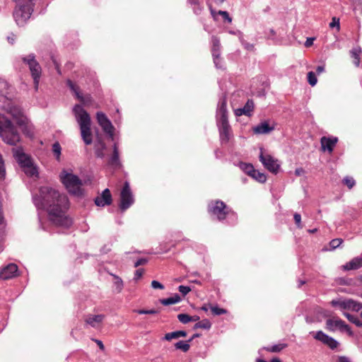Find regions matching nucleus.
Listing matches in <instances>:
<instances>
[{
  "mask_svg": "<svg viewBox=\"0 0 362 362\" xmlns=\"http://www.w3.org/2000/svg\"><path fill=\"white\" fill-rule=\"evenodd\" d=\"M33 199L37 209L47 211L53 224L64 228L71 226V219L65 215L69 204L66 194L59 193L51 187L43 186L40 188L39 194L34 195Z\"/></svg>",
  "mask_w": 362,
  "mask_h": 362,
  "instance_id": "nucleus-1",
  "label": "nucleus"
},
{
  "mask_svg": "<svg viewBox=\"0 0 362 362\" xmlns=\"http://www.w3.org/2000/svg\"><path fill=\"white\" fill-rule=\"evenodd\" d=\"M8 88L7 81L0 79V108L16 119L18 125L23 126L26 118L23 116L21 107L7 98Z\"/></svg>",
  "mask_w": 362,
  "mask_h": 362,
  "instance_id": "nucleus-2",
  "label": "nucleus"
},
{
  "mask_svg": "<svg viewBox=\"0 0 362 362\" xmlns=\"http://www.w3.org/2000/svg\"><path fill=\"white\" fill-rule=\"evenodd\" d=\"M73 112L76 119L79 124L81 134L83 141L86 145L92 144V134L90 130V117L81 105H75L73 108Z\"/></svg>",
  "mask_w": 362,
  "mask_h": 362,
  "instance_id": "nucleus-3",
  "label": "nucleus"
},
{
  "mask_svg": "<svg viewBox=\"0 0 362 362\" xmlns=\"http://www.w3.org/2000/svg\"><path fill=\"white\" fill-rule=\"evenodd\" d=\"M0 136L6 144L15 146L20 141V134L11 122L0 115Z\"/></svg>",
  "mask_w": 362,
  "mask_h": 362,
  "instance_id": "nucleus-4",
  "label": "nucleus"
},
{
  "mask_svg": "<svg viewBox=\"0 0 362 362\" xmlns=\"http://www.w3.org/2000/svg\"><path fill=\"white\" fill-rule=\"evenodd\" d=\"M16 7L13 11V18L18 25H23L30 18L33 11V0H14Z\"/></svg>",
  "mask_w": 362,
  "mask_h": 362,
  "instance_id": "nucleus-5",
  "label": "nucleus"
},
{
  "mask_svg": "<svg viewBox=\"0 0 362 362\" xmlns=\"http://www.w3.org/2000/svg\"><path fill=\"white\" fill-rule=\"evenodd\" d=\"M13 157L23 169V172L30 177L37 176L38 172L33 164L32 158L23 152L21 147L13 148Z\"/></svg>",
  "mask_w": 362,
  "mask_h": 362,
  "instance_id": "nucleus-6",
  "label": "nucleus"
},
{
  "mask_svg": "<svg viewBox=\"0 0 362 362\" xmlns=\"http://www.w3.org/2000/svg\"><path fill=\"white\" fill-rule=\"evenodd\" d=\"M60 180L69 193L77 197L82 195V181L77 175L63 171Z\"/></svg>",
  "mask_w": 362,
  "mask_h": 362,
  "instance_id": "nucleus-7",
  "label": "nucleus"
},
{
  "mask_svg": "<svg viewBox=\"0 0 362 362\" xmlns=\"http://www.w3.org/2000/svg\"><path fill=\"white\" fill-rule=\"evenodd\" d=\"M209 211L220 221L224 220L232 212L226 204L220 200L211 202L209 204Z\"/></svg>",
  "mask_w": 362,
  "mask_h": 362,
  "instance_id": "nucleus-8",
  "label": "nucleus"
},
{
  "mask_svg": "<svg viewBox=\"0 0 362 362\" xmlns=\"http://www.w3.org/2000/svg\"><path fill=\"white\" fill-rule=\"evenodd\" d=\"M330 304L332 306L338 308L341 310H350L352 311H359L362 309V303L354 300L351 298H339L333 299Z\"/></svg>",
  "mask_w": 362,
  "mask_h": 362,
  "instance_id": "nucleus-9",
  "label": "nucleus"
},
{
  "mask_svg": "<svg viewBox=\"0 0 362 362\" xmlns=\"http://www.w3.org/2000/svg\"><path fill=\"white\" fill-rule=\"evenodd\" d=\"M22 60L24 63L28 65L33 78L34 84L35 88H37L42 71L40 65L35 60V55L33 54H30L27 57H23Z\"/></svg>",
  "mask_w": 362,
  "mask_h": 362,
  "instance_id": "nucleus-10",
  "label": "nucleus"
},
{
  "mask_svg": "<svg viewBox=\"0 0 362 362\" xmlns=\"http://www.w3.org/2000/svg\"><path fill=\"white\" fill-rule=\"evenodd\" d=\"M134 202L129 182H126L120 192V204L119 205L121 211H124L129 209Z\"/></svg>",
  "mask_w": 362,
  "mask_h": 362,
  "instance_id": "nucleus-11",
  "label": "nucleus"
},
{
  "mask_svg": "<svg viewBox=\"0 0 362 362\" xmlns=\"http://www.w3.org/2000/svg\"><path fill=\"white\" fill-rule=\"evenodd\" d=\"M260 162L264 167L272 173H277L280 168L278 160L275 159L269 154L264 153L263 149L260 148V154L259 156Z\"/></svg>",
  "mask_w": 362,
  "mask_h": 362,
  "instance_id": "nucleus-12",
  "label": "nucleus"
},
{
  "mask_svg": "<svg viewBox=\"0 0 362 362\" xmlns=\"http://www.w3.org/2000/svg\"><path fill=\"white\" fill-rule=\"evenodd\" d=\"M96 119L103 130L109 135L111 139H114V127L107 117L102 112H98Z\"/></svg>",
  "mask_w": 362,
  "mask_h": 362,
  "instance_id": "nucleus-13",
  "label": "nucleus"
},
{
  "mask_svg": "<svg viewBox=\"0 0 362 362\" xmlns=\"http://www.w3.org/2000/svg\"><path fill=\"white\" fill-rule=\"evenodd\" d=\"M217 122L228 121V111L226 107V98L223 95L220 99L218 104L216 111Z\"/></svg>",
  "mask_w": 362,
  "mask_h": 362,
  "instance_id": "nucleus-14",
  "label": "nucleus"
},
{
  "mask_svg": "<svg viewBox=\"0 0 362 362\" xmlns=\"http://www.w3.org/2000/svg\"><path fill=\"white\" fill-rule=\"evenodd\" d=\"M18 272V267L16 264L11 263L2 268L0 271V278L6 280L16 276Z\"/></svg>",
  "mask_w": 362,
  "mask_h": 362,
  "instance_id": "nucleus-15",
  "label": "nucleus"
},
{
  "mask_svg": "<svg viewBox=\"0 0 362 362\" xmlns=\"http://www.w3.org/2000/svg\"><path fill=\"white\" fill-rule=\"evenodd\" d=\"M219 127L220 139L222 142H228L230 139V127L228 121L217 122Z\"/></svg>",
  "mask_w": 362,
  "mask_h": 362,
  "instance_id": "nucleus-16",
  "label": "nucleus"
},
{
  "mask_svg": "<svg viewBox=\"0 0 362 362\" xmlns=\"http://www.w3.org/2000/svg\"><path fill=\"white\" fill-rule=\"evenodd\" d=\"M337 141L338 139L337 137L322 136L320 139L322 151H327L328 152L332 153Z\"/></svg>",
  "mask_w": 362,
  "mask_h": 362,
  "instance_id": "nucleus-17",
  "label": "nucleus"
},
{
  "mask_svg": "<svg viewBox=\"0 0 362 362\" xmlns=\"http://www.w3.org/2000/svg\"><path fill=\"white\" fill-rule=\"evenodd\" d=\"M326 325L327 328L331 331H334L337 329L341 331L343 327H346L345 322L337 317L327 320Z\"/></svg>",
  "mask_w": 362,
  "mask_h": 362,
  "instance_id": "nucleus-18",
  "label": "nucleus"
},
{
  "mask_svg": "<svg viewBox=\"0 0 362 362\" xmlns=\"http://www.w3.org/2000/svg\"><path fill=\"white\" fill-rule=\"evenodd\" d=\"M274 129V126H270L267 122H263L252 128L253 132L255 134H269Z\"/></svg>",
  "mask_w": 362,
  "mask_h": 362,
  "instance_id": "nucleus-19",
  "label": "nucleus"
},
{
  "mask_svg": "<svg viewBox=\"0 0 362 362\" xmlns=\"http://www.w3.org/2000/svg\"><path fill=\"white\" fill-rule=\"evenodd\" d=\"M362 267V254L359 257L353 258L350 262L343 266L344 270H356Z\"/></svg>",
  "mask_w": 362,
  "mask_h": 362,
  "instance_id": "nucleus-20",
  "label": "nucleus"
},
{
  "mask_svg": "<svg viewBox=\"0 0 362 362\" xmlns=\"http://www.w3.org/2000/svg\"><path fill=\"white\" fill-rule=\"evenodd\" d=\"M254 109V103L252 100H247V103L242 108L235 110V114L237 116H241L243 115L250 116V113Z\"/></svg>",
  "mask_w": 362,
  "mask_h": 362,
  "instance_id": "nucleus-21",
  "label": "nucleus"
},
{
  "mask_svg": "<svg viewBox=\"0 0 362 362\" xmlns=\"http://www.w3.org/2000/svg\"><path fill=\"white\" fill-rule=\"evenodd\" d=\"M211 42H212V48L211 52L213 56V59L215 61L218 59V57L221 54V42L220 39L216 36L211 37Z\"/></svg>",
  "mask_w": 362,
  "mask_h": 362,
  "instance_id": "nucleus-22",
  "label": "nucleus"
},
{
  "mask_svg": "<svg viewBox=\"0 0 362 362\" xmlns=\"http://www.w3.org/2000/svg\"><path fill=\"white\" fill-rule=\"evenodd\" d=\"M105 318L104 315H90L86 319V322L92 327H97L98 325L103 322Z\"/></svg>",
  "mask_w": 362,
  "mask_h": 362,
  "instance_id": "nucleus-23",
  "label": "nucleus"
},
{
  "mask_svg": "<svg viewBox=\"0 0 362 362\" xmlns=\"http://www.w3.org/2000/svg\"><path fill=\"white\" fill-rule=\"evenodd\" d=\"M187 3L191 6L195 15H200L204 9L200 0H187Z\"/></svg>",
  "mask_w": 362,
  "mask_h": 362,
  "instance_id": "nucleus-24",
  "label": "nucleus"
},
{
  "mask_svg": "<svg viewBox=\"0 0 362 362\" xmlns=\"http://www.w3.org/2000/svg\"><path fill=\"white\" fill-rule=\"evenodd\" d=\"M186 336L187 332L185 331L180 330L165 334L163 339L166 341H170L173 339H178L180 337H185Z\"/></svg>",
  "mask_w": 362,
  "mask_h": 362,
  "instance_id": "nucleus-25",
  "label": "nucleus"
},
{
  "mask_svg": "<svg viewBox=\"0 0 362 362\" xmlns=\"http://www.w3.org/2000/svg\"><path fill=\"white\" fill-rule=\"evenodd\" d=\"M181 300V297L177 293H175L172 297L160 299V303L163 305H170L180 303Z\"/></svg>",
  "mask_w": 362,
  "mask_h": 362,
  "instance_id": "nucleus-26",
  "label": "nucleus"
},
{
  "mask_svg": "<svg viewBox=\"0 0 362 362\" xmlns=\"http://www.w3.org/2000/svg\"><path fill=\"white\" fill-rule=\"evenodd\" d=\"M67 85L69 88L75 93L76 98L80 100L81 102L85 103V99L83 96L81 94L79 91V88L76 86L71 80L67 81Z\"/></svg>",
  "mask_w": 362,
  "mask_h": 362,
  "instance_id": "nucleus-27",
  "label": "nucleus"
},
{
  "mask_svg": "<svg viewBox=\"0 0 362 362\" xmlns=\"http://www.w3.org/2000/svg\"><path fill=\"white\" fill-rule=\"evenodd\" d=\"M361 50L360 47L358 48H354L350 51V54L352 58H354V64L358 66L360 64V53Z\"/></svg>",
  "mask_w": 362,
  "mask_h": 362,
  "instance_id": "nucleus-28",
  "label": "nucleus"
},
{
  "mask_svg": "<svg viewBox=\"0 0 362 362\" xmlns=\"http://www.w3.org/2000/svg\"><path fill=\"white\" fill-rule=\"evenodd\" d=\"M108 163L110 165L117 168L120 166V161L119 158V152H113L110 157Z\"/></svg>",
  "mask_w": 362,
  "mask_h": 362,
  "instance_id": "nucleus-29",
  "label": "nucleus"
},
{
  "mask_svg": "<svg viewBox=\"0 0 362 362\" xmlns=\"http://www.w3.org/2000/svg\"><path fill=\"white\" fill-rule=\"evenodd\" d=\"M211 327V323L210 322V321L207 319H204L202 320V321L197 322L194 326V329H209Z\"/></svg>",
  "mask_w": 362,
  "mask_h": 362,
  "instance_id": "nucleus-30",
  "label": "nucleus"
},
{
  "mask_svg": "<svg viewBox=\"0 0 362 362\" xmlns=\"http://www.w3.org/2000/svg\"><path fill=\"white\" fill-rule=\"evenodd\" d=\"M176 349H180L183 352H187L190 348L189 342L187 341H180L175 344Z\"/></svg>",
  "mask_w": 362,
  "mask_h": 362,
  "instance_id": "nucleus-31",
  "label": "nucleus"
},
{
  "mask_svg": "<svg viewBox=\"0 0 362 362\" xmlns=\"http://www.w3.org/2000/svg\"><path fill=\"white\" fill-rule=\"evenodd\" d=\"M251 177L259 182L264 183L267 180L265 174L259 172L258 170H254Z\"/></svg>",
  "mask_w": 362,
  "mask_h": 362,
  "instance_id": "nucleus-32",
  "label": "nucleus"
},
{
  "mask_svg": "<svg viewBox=\"0 0 362 362\" xmlns=\"http://www.w3.org/2000/svg\"><path fill=\"white\" fill-rule=\"evenodd\" d=\"M344 315L351 322L355 324L358 327H362V320H360L357 316L351 315L347 313H344Z\"/></svg>",
  "mask_w": 362,
  "mask_h": 362,
  "instance_id": "nucleus-33",
  "label": "nucleus"
},
{
  "mask_svg": "<svg viewBox=\"0 0 362 362\" xmlns=\"http://www.w3.org/2000/svg\"><path fill=\"white\" fill-rule=\"evenodd\" d=\"M287 347L286 344H278L273 345L269 347L264 348L267 351L272 352V353H278L280 352L281 350Z\"/></svg>",
  "mask_w": 362,
  "mask_h": 362,
  "instance_id": "nucleus-34",
  "label": "nucleus"
},
{
  "mask_svg": "<svg viewBox=\"0 0 362 362\" xmlns=\"http://www.w3.org/2000/svg\"><path fill=\"white\" fill-rule=\"evenodd\" d=\"M240 168L243 171H244L246 174L251 177L252 173L254 172V167L252 164L246 163H240Z\"/></svg>",
  "mask_w": 362,
  "mask_h": 362,
  "instance_id": "nucleus-35",
  "label": "nucleus"
},
{
  "mask_svg": "<svg viewBox=\"0 0 362 362\" xmlns=\"http://www.w3.org/2000/svg\"><path fill=\"white\" fill-rule=\"evenodd\" d=\"M329 337H330L329 336H328L327 334H325L322 331L317 332L315 334V335H314V338L315 339L322 341L325 344H326V343H327Z\"/></svg>",
  "mask_w": 362,
  "mask_h": 362,
  "instance_id": "nucleus-36",
  "label": "nucleus"
},
{
  "mask_svg": "<svg viewBox=\"0 0 362 362\" xmlns=\"http://www.w3.org/2000/svg\"><path fill=\"white\" fill-rule=\"evenodd\" d=\"M102 199L104 201V204H107V205L111 204L112 203V195L110 194V192L109 189H105L103 190L101 196Z\"/></svg>",
  "mask_w": 362,
  "mask_h": 362,
  "instance_id": "nucleus-37",
  "label": "nucleus"
},
{
  "mask_svg": "<svg viewBox=\"0 0 362 362\" xmlns=\"http://www.w3.org/2000/svg\"><path fill=\"white\" fill-rule=\"evenodd\" d=\"M113 276L115 279L114 285L115 286V291L117 293H120L124 287L123 281L120 277L116 275H113Z\"/></svg>",
  "mask_w": 362,
  "mask_h": 362,
  "instance_id": "nucleus-38",
  "label": "nucleus"
},
{
  "mask_svg": "<svg viewBox=\"0 0 362 362\" xmlns=\"http://www.w3.org/2000/svg\"><path fill=\"white\" fill-rule=\"evenodd\" d=\"M98 145H100V147H96L95 148V155L97 157H99V158H103L105 156V153H103V151L105 150V143L102 142V141H100L98 143Z\"/></svg>",
  "mask_w": 362,
  "mask_h": 362,
  "instance_id": "nucleus-39",
  "label": "nucleus"
},
{
  "mask_svg": "<svg viewBox=\"0 0 362 362\" xmlns=\"http://www.w3.org/2000/svg\"><path fill=\"white\" fill-rule=\"evenodd\" d=\"M308 81L311 86L316 85L317 79L314 72L310 71L308 73Z\"/></svg>",
  "mask_w": 362,
  "mask_h": 362,
  "instance_id": "nucleus-40",
  "label": "nucleus"
},
{
  "mask_svg": "<svg viewBox=\"0 0 362 362\" xmlns=\"http://www.w3.org/2000/svg\"><path fill=\"white\" fill-rule=\"evenodd\" d=\"M240 40L241 45L244 47V48L245 49H247L248 51H254L255 50V46L253 44L247 42L242 37H240Z\"/></svg>",
  "mask_w": 362,
  "mask_h": 362,
  "instance_id": "nucleus-41",
  "label": "nucleus"
},
{
  "mask_svg": "<svg viewBox=\"0 0 362 362\" xmlns=\"http://www.w3.org/2000/svg\"><path fill=\"white\" fill-rule=\"evenodd\" d=\"M61 146L59 142H55L52 145L53 153L56 156L57 158H59L61 155Z\"/></svg>",
  "mask_w": 362,
  "mask_h": 362,
  "instance_id": "nucleus-42",
  "label": "nucleus"
},
{
  "mask_svg": "<svg viewBox=\"0 0 362 362\" xmlns=\"http://www.w3.org/2000/svg\"><path fill=\"white\" fill-rule=\"evenodd\" d=\"M177 319L183 324H187L191 321V316L187 314H179L177 315Z\"/></svg>",
  "mask_w": 362,
  "mask_h": 362,
  "instance_id": "nucleus-43",
  "label": "nucleus"
},
{
  "mask_svg": "<svg viewBox=\"0 0 362 362\" xmlns=\"http://www.w3.org/2000/svg\"><path fill=\"white\" fill-rule=\"evenodd\" d=\"M343 183L346 185L349 189L352 188L355 185V180L353 177H345L343 179Z\"/></svg>",
  "mask_w": 362,
  "mask_h": 362,
  "instance_id": "nucleus-44",
  "label": "nucleus"
},
{
  "mask_svg": "<svg viewBox=\"0 0 362 362\" xmlns=\"http://www.w3.org/2000/svg\"><path fill=\"white\" fill-rule=\"evenodd\" d=\"M343 243V240L341 238H336L333 239L329 243V246L332 250H334L339 247V245Z\"/></svg>",
  "mask_w": 362,
  "mask_h": 362,
  "instance_id": "nucleus-45",
  "label": "nucleus"
},
{
  "mask_svg": "<svg viewBox=\"0 0 362 362\" xmlns=\"http://www.w3.org/2000/svg\"><path fill=\"white\" fill-rule=\"evenodd\" d=\"M211 312L215 315H221L227 313L226 310L220 308L218 306H213L211 308Z\"/></svg>",
  "mask_w": 362,
  "mask_h": 362,
  "instance_id": "nucleus-46",
  "label": "nucleus"
},
{
  "mask_svg": "<svg viewBox=\"0 0 362 362\" xmlns=\"http://www.w3.org/2000/svg\"><path fill=\"white\" fill-rule=\"evenodd\" d=\"M6 170L4 163L1 155L0 154V180H2L5 177Z\"/></svg>",
  "mask_w": 362,
  "mask_h": 362,
  "instance_id": "nucleus-47",
  "label": "nucleus"
},
{
  "mask_svg": "<svg viewBox=\"0 0 362 362\" xmlns=\"http://www.w3.org/2000/svg\"><path fill=\"white\" fill-rule=\"evenodd\" d=\"M136 312L140 315H143V314L154 315V314H157L158 313V310H155V309H151V310L141 309V310H137Z\"/></svg>",
  "mask_w": 362,
  "mask_h": 362,
  "instance_id": "nucleus-48",
  "label": "nucleus"
},
{
  "mask_svg": "<svg viewBox=\"0 0 362 362\" xmlns=\"http://www.w3.org/2000/svg\"><path fill=\"white\" fill-rule=\"evenodd\" d=\"M191 288L187 286H180L178 287V291L182 293L183 296H185L189 292L191 291Z\"/></svg>",
  "mask_w": 362,
  "mask_h": 362,
  "instance_id": "nucleus-49",
  "label": "nucleus"
},
{
  "mask_svg": "<svg viewBox=\"0 0 362 362\" xmlns=\"http://www.w3.org/2000/svg\"><path fill=\"white\" fill-rule=\"evenodd\" d=\"M339 343L337 342V341H336L334 339H333L332 337H329L327 343H326V345H327L330 349H334L337 347Z\"/></svg>",
  "mask_w": 362,
  "mask_h": 362,
  "instance_id": "nucleus-50",
  "label": "nucleus"
},
{
  "mask_svg": "<svg viewBox=\"0 0 362 362\" xmlns=\"http://www.w3.org/2000/svg\"><path fill=\"white\" fill-rule=\"evenodd\" d=\"M329 27L331 28H334L336 27L337 30L339 31L340 29L339 19L337 18L336 17H333L332 19V22L329 23Z\"/></svg>",
  "mask_w": 362,
  "mask_h": 362,
  "instance_id": "nucleus-51",
  "label": "nucleus"
},
{
  "mask_svg": "<svg viewBox=\"0 0 362 362\" xmlns=\"http://www.w3.org/2000/svg\"><path fill=\"white\" fill-rule=\"evenodd\" d=\"M218 15H221L225 21H226L228 23H231L232 22V18L230 17L227 11H219L218 12Z\"/></svg>",
  "mask_w": 362,
  "mask_h": 362,
  "instance_id": "nucleus-52",
  "label": "nucleus"
},
{
  "mask_svg": "<svg viewBox=\"0 0 362 362\" xmlns=\"http://www.w3.org/2000/svg\"><path fill=\"white\" fill-rule=\"evenodd\" d=\"M293 218H294L295 223H296V226H298V228H302L301 216L299 214L296 213L293 215Z\"/></svg>",
  "mask_w": 362,
  "mask_h": 362,
  "instance_id": "nucleus-53",
  "label": "nucleus"
},
{
  "mask_svg": "<svg viewBox=\"0 0 362 362\" xmlns=\"http://www.w3.org/2000/svg\"><path fill=\"white\" fill-rule=\"evenodd\" d=\"M151 286L154 289H163L164 288V286L156 280H153L151 281Z\"/></svg>",
  "mask_w": 362,
  "mask_h": 362,
  "instance_id": "nucleus-54",
  "label": "nucleus"
},
{
  "mask_svg": "<svg viewBox=\"0 0 362 362\" xmlns=\"http://www.w3.org/2000/svg\"><path fill=\"white\" fill-rule=\"evenodd\" d=\"M144 270L143 269H138L134 273V280L138 281L143 275Z\"/></svg>",
  "mask_w": 362,
  "mask_h": 362,
  "instance_id": "nucleus-55",
  "label": "nucleus"
},
{
  "mask_svg": "<svg viewBox=\"0 0 362 362\" xmlns=\"http://www.w3.org/2000/svg\"><path fill=\"white\" fill-rule=\"evenodd\" d=\"M148 262V259L146 258H140L134 263V267H138L140 265L146 264Z\"/></svg>",
  "mask_w": 362,
  "mask_h": 362,
  "instance_id": "nucleus-56",
  "label": "nucleus"
},
{
  "mask_svg": "<svg viewBox=\"0 0 362 362\" xmlns=\"http://www.w3.org/2000/svg\"><path fill=\"white\" fill-rule=\"evenodd\" d=\"M94 202H95V204L98 206H105L107 205V204H104V201L102 199V197H97L95 199Z\"/></svg>",
  "mask_w": 362,
  "mask_h": 362,
  "instance_id": "nucleus-57",
  "label": "nucleus"
},
{
  "mask_svg": "<svg viewBox=\"0 0 362 362\" xmlns=\"http://www.w3.org/2000/svg\"><path fill=\"white\" fill-rule=\"evenodd\" d=\"M214 63L217 69H223V66L222 64V59H221L220 56L218 57V59L217 61L214 59Z\"/></svg>",
  "mask_w": 362,
  "mask_h": 362,
  "instance_id": "nucleus-58",
  "label": "nucleus"
},
{
  "mask_svg": "<svg viewBox=\"0 0 362 362\" xmlns=\"http://www.w3.org/2000/svg\"><path fill=\"white\" fill-rule=\"evenodd\" d=\"M315 39V37H308L305 42V46L306 47H309L311 45H313Z\"/></svg>",
  "mask_w": 362,
  "mask_h": 362,
  "instance_id": "nucleus-59",
  "label": "nucleus"
},
{
  "mask_svg": "<svg viewBox=\"0 0 362 362\" xmlns=\"http://www.w3.org/2000/svg\"><path fill=\"white\" fill-rule=\"evenodd\" d=\"M305 173V170L303 168H296L295 170V175L296 176H301Z\"/></svg>",
  "mask_w": 362,
  "mask_h": 362,
  "instance_id": "nucleus-60",
  "label": "nucleus"
},
{
  "mask_svg": "<svg viewBox=\"0 0 362 362\" xmlns=\"http://www.w3.org/2000/svg\"><path fill=\"white\" fill-rule=\"evenodd\" d=\"M338 362H351V361L349 358L344 356H339Z\"/></svg>",
  "mask_w": 362,
  "mask_h": 362,
  "instance_id": "nucleus-61",
  "label": "nucleus"
},
{
  "mask_svg": "<svg viewBox=\"0 0 362 362\" xmlns=\"http://www.w3.org/2000/svg\"><path fill=\"white\" fill-rule=\"evenodd\" d=\"M22 130L25 135H27L28 136H33V133L30 132V131L28 129V127L27 126H25Z\"/></svg>",
  "mask_w": 362,
  "mask_h": 362,
  "instance_id": "nucleus-62",
  "label": "nucleus"
},
{
  "mask_svg": "<svg viewBox=\"0 0 362 362\" xmlns=\"http://www.w3.org/2000/svg\"><path fill=\"white\" fill-rule=\"evenodd\" d=\"M93 341L98 344L100 350L103 351L105 349V346L102 341L98 339H93Z\"/></svg>",
  "mask_w": 362,
  "mask_h": 362,
  "instance_id": "nucleus-63",
  "label": "nucleus"
},
{
  "mask_svg": "<svg viewBox=\"0 0 362 362\" xmlns=\"http://www.w3.org/2000/svg\"><path fill=\"white\" fill-rule=\"evenodd\" d=\"M7 40L11 45H13L15 40V35L11 33V35L7 37Z\"/></svg>",
  "mask_w": 362,
  "mask_h": 362,
  "instance_id": "nucleus-64",
  "label": "nucleus"
}]
</instances>
